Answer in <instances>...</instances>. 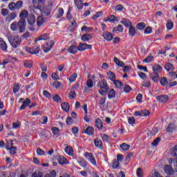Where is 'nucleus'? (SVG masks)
<instances>
[{"label": "nucleus", "mask_w": 177, "mask_h": 177, "mask_svg": "<svg viewBox=\"0 0 177 177\" xmlns=\"http://www.w3.org/2000/svg\"><path fill=\"white\" fill-rule=\"evenodd\" d=\"M172 167L174 168L176 172H177V160L176 159H170L169 165H166L164 166V171L167 175H174V171L172 169Z\"/></svg>", "instance_id": "nucleus-1"}, {"label": "nucleus", "mask_w": 177, "mask_h": 177, "mask_svg": "<svg viewBox=\"0 0 177 177\" xmlns=\"http://www.w3.org/2000/svg\"><path fill=\"white\" fill-rule=\"evenodd\" d=\"M9 42L12 48H18L19 45L21 44V37L19 35L13 36L9 39Z\"/></svg>", "instance_id": "nucleus-2"}, {"label": "nucleus", "mask_w": 177, "mask_h": 177, "mask_svg": "<svg viewBox=\"0 0 177 177\" xmlns=\"http://www.w3.org/2000/svg\"><path fill=\"white\" fill-rule=\"evenodd\" d=\"M23 8V1L19 0L17 2H11L8 4V9L14 11L17 9H21Z\"/></svg>", "instance_id": "nucleus-3"}, {"label": "nucleus", "mask_w": 177, "mask_h": 177, "mask_svg": "<svg viewBox=\"0 0 177 177\" xmlns=\"http://www.w3.org/2000/svg\"><path fill=\"white\" fill-rule=\"evenodd\" d=\"M35 16L34 15H30L29 18L28 19V23L29 24V30L30 31H35V30L37 31L38 30V26L35 24Z\"/></svg>", "instance_id": "nucleus-4"}, {"label": "nucleus", "mask_w": 177, "mask_h": 177, "mask_svg": "<svg viewBox=\"0 0 177 177\" xmlns=\"http://www.w3.org/2000/svg\"><path fill=\"white\" fill-rule=\"evenodd\" d=\"M84 157L86 158V160H89V162L92 164V165H94V167L97 166V163L96 162V159L95 158V156L92 153L86 152L84 153Z\"/></svg>", "instance_id": "nucleus-5"}, {"label": "nucleus", "mask_w": 177, "mask_h": 177, "mask_svg": "<svg viewBox=\"0 0 177 177\" xmlns=\"http://www.w3.org/2000/svg\"><path fill=\"white\" fill-rule=\"evenodd\" d=\"M17 31H19V32H24V31H26V24H27L26 19H20L17 22Z\"/></svg>", "instance_id": "nucleus-6"}, {"label": "nucleus", "mask_w": 177, "mask_h": 177, "mask_svg": "<svg viewBox=\"0 0 177 177\" xmlns=\"http://www.w3.org/2000/svg\"><path fill=\"white\" fill-rule=\"evenodd\" d=\"M55 46V41L49 40L43 45V50L45 53H48Z\"/></svg>", "instance_id": "nucleus-7"}, {"label": "nucleus", "mask_w": 177, "mask_h": 177, "mask_svg": "<svg viewBox=\"0 0 177 177\" xmlns=\"http://www.w3.org/2000/svg\"><path fill=\"white\" fill-rule=\"evenodd\" d=\"M97 88H100L104 91H109V84H107V80L103 79L100 81L97 84Z\"/></svg>", "instance_id": "nucleus-8"}, {"label": "nucleus", "mask_w": 177, "mask_h": 177, "mask_svg": "<svg viewBox=\"0 0 177 177\" xmlns=\"http://www.w3.org/2000/svg\"><path fill=\"white\" fill-rule=\"evenodd\" d=\"M74 2L79 10H82L84 6H89V3H84V0H74Z\"/></svg>", "instance_id": "nucleus-9"}, {"label": "nucleus", "mask_w": 177, "mask_h": 177, "mask_svg": "<svg viewBox=\"0 0 177 177\" xmlns=\"http://www.w3.org/2000/svg\"><path fill=\"white\" fill-rule=\"evenodd\" d=\"M77 48L80 52H84V50H86V49H92V45L80 42L79 43Z\"/></svg>", "instance_id": "nucleus-10"}, {"label": "nucleus", "mask_w": 177, "mask_h": 177, "mask_svg": "<svg viewBox=\"0 0 177 177\" xmlns=\"http://www.w3.org/2000/svg\"><path fill=\"white\" fill-rule=\"evenodd\" d=\"M28 53H30V55H37L39 53L41 50V47L39 46H34L32 48H28L26 49Z\"/></svg>", "instance_id": "nucleus-11"}, {"label": "nucleus", "mask_w": 177, "mask_h": 177, "mask_svg": "<svg viewBox=\"0 0 177 177\" xmlns=\"http://www.w3.org/2000/svg\"><path fill=\"white\" fill-rule=\"evenodd\" d=\"M35 9H41L45 3V0H32Z\"/></svg>", "instance_id": "nucleus-12"}, {"label": "nucleus", "mask_w": 177, "mask_h": 177, "mask_svg": "<svg viewBox=\"0 0 177 177\" xmlns=\"http://www.w3.org/2000/svg\"><path fill=\"white\" fill-rule=\"evenodd\" d=\"M169 100L168 95H160L156 97V100L160 103H167Z\"/></svg>", "instance_id": "nucleus-13"}, {"label": "nucleus", "mask_w": 177, "mask_h": 177, "mask_svg": "<svg viewBox=\"0 0 177 177\" xmlns=\"http://www.w3.org/2000/svg\"><path fill=\"white\" fill-rule=\"evenodd\" d=\"M51 10L48 7H44L41 10V15L43 17H46V16H50Z\"/></svg>", "instance_id": "nucleus-14"}, {"label": "nucleus", "mask_w": 177, "mask_h": 177, "mask_svg": "<svg viewBox=\"0 0 177 177\" xmlns=\"http://www.w3.org/2000/svg\"><path fill=\"white\" fill-rule=\"evenodd\" d=\"M78 47H77V46L75 45H72L69 46L67 49V52H68V53H71V55H75V53H78Z\"/></svg>", "instance_id": "nucleus-15"}, {"label": "nucleus", "mask_w": 177, "mask_h": 177, "mask_svg": "<svg viewBox=\"0 0 177 177\" xmlns=\"http://www.w3.org/2000/svg\"><path fill=\"white\" fill-rule=\"evenodd\" d=\"M103 37L106 41H112L113 38H114V37H113V34L110 32H104Z\"/></svg>", "instance_id": "nucleus-16"}, {"label": "nucleus", "mask_w": 177, "mask_h": 177, "mask_svg": "<svg viewBox=\"0 0 177 177\" xmlns=\"http://www.w3.org/2000/svg\"><path fill=\"white\" fill-rule=\"evenodd\" d=\"M77 162L80 165V167H82V168H86V167H88V163L86 162V160H85V159L82 158H78Z\"/></svg>", "instance_id": "nucleus-17"}, {"label": "nucleus", "mask_w": 177, "mask_h": 177, "mask_svg": "<svg viewBox=\"0 0 177 177\" xmlns=\"http://www.w3.org/2000/svg\"><path fill=\"white\" fill-rule=\"evenodd\" d=\"M20 20H26L28 17V12L26 10H22L19 13Z\"/></svg>", "instance_id": "nucleus-18"}, {"label": "nucleus", "mask_w": 177, "mask_h": 177, "mask_svg": "<svg viewBox=\"0 0 177 177\" xmlns=\"http://www.w3.org/2000/svg\"><path fill=\"white\" fill-rule=\"evenodd\" d=\"M152 68L154 74H158V73H161V71H162V67L158 64L153 65Z\"/></svg>", "instance_id": "nucleus-19"}, {"label": "nucleus", "mask_w": 177, "mask_h": 177, "mask_svg": "<svg viewBox=\"0 0 177 177\" xmlns=\"http://www.w3.org/2000/svg\"><path fill=\"white\" fill-rule=\"evenodd\" d=\"M30 103H31V100H30L28 98H26V101L23 102V104L21 106L19 110H26V107L30 105Z\"/></svg>", "instance_id": "nucleus-20"}, {"label": "nucleus", "mask_w": 177, "mask_h": 177, "mask_svg": "<svg viewBox=\"0 0 177 177\" xmlns=\"http://www.w3.org/2000/svg\"><path fill=\"white\" fill-rule=\"evenodd\" d=\"M95 75H92L90 79L87 80L86 85L88 88H93V80H95Z\"/></svg>", "instance_id": "nucleus-21"}, {"label": "nucleus", "mask_w": 177, "mask_h": 177, "mask_svg": "<svg viewBox=\"0 0 177 177\" xmlns=\"http://www.w3.org/2000/svg\"><path fill=\"white\" fill-rule=\"evenodd\" d=\"M95 127L97 128V129H103V122L100 118H97L95 120Z\"/></svg>", "instance_id": "nucleus-22"}, {"label": "nucleus", "mask_w": 177, "mask_h": 177, "mask_svg": "<svg viewBox=\"0 0 177 177\" xmlns=\"http://www.w3.org/2000/svg\"><path fill=\"white\" fill-rule=\"evenodd\" d=\"M61 107L64 111L66 113L70 111V104L68 102H64L61 104Z\"/></svg>", "instance_id": "nucleus-23"}, {"label": "nucleus", "mask_w": 177, "mask_h": 177, "mask_svg": "<svg viewBox=\"0 0 177 177\" xmlns=\"http://www.w3.org/2000/svg\"><path fill=\"white\" fill-rule=\"evenodd\" d=\"M105 21H109V23H115V21H118V18L112 15L108 17V18L105 19Z\"/></svg>", "instance_id": "nucleus-24"}, {"label": "nucleus", "mask_w": 177, "mask_h": 177, "mask_svg": "<svg viewBox=\"0 0 177 177\" xmlns=\"http://www.w3.org/2000/svg\"><path fill=\"white\" fill-rule=\"evenodd\" d=\"M58 162L61 165H64V164H68V160L64 156H59L58 157Z\"/></svg>", "instance_id": "nucleus-25"}, {"label": "nucleus", "mask_w": 177, "mask_h": 177, "mask_svg": "<svg viewBox=\"0 0 177 177\" xmlns=\"http://www.w3.org/2000/svg\"><path fill=\"white\" fill-rule=\"evenodd\" d=\"M0 48L1 50H8V44H6V42L2 39H0Z\"/></svg>", "instance_id": "nucleus-26"}, {"label": "nucleus", "mask_w": 177, "mask_h": 177, "mask_svg": "<svg viewBox=\"0 0 177 177\" xmlns=\"http://www.w3.org/2000/svg\"><path fill=\"white\" fill-rule=\"evenodd\" d=\"M94 145L95 147H98V149H102L103 146V142H102V140H100V138H96L94 140Z\"/></svg>", "instance_id": "nucleus-27"}, {"label": "nucleus", "mask_w": 177, "mask_h": 177, "mask_svg": "<svg viewBox=\"0 0 177 177\" xmlns=\"http://www.w3.org/2000/svg\"><path fill=\"white\" fill-rule=\"evenodd\" d=\"M120 23H121V24H123L126 27H129V28H130L132 26V22H131L129 20H128L127 19H122L120 21Z\"/></svg>", "instance_id": "nucleus-28"}, {"label": "nucleus", "mask_w": 177, "mask_h": 177, "mask_svg": "<svg viewBox=\"0 0 177 177\" xmlns=\"http://www.w3.org/2000/svg\"><path fill=\"white\" fill-rule=\"evenodd\" d=\"M113 61L119 67H124V66H125V64L122 61L120 60V59L117 58V57L113 58Z\"/></svg>", "instance_id": "nucleus-29"}, {"label": "nucleus", "mask_w": 177, "mask_h": 177, "mask_svg": "<svg viewBox=\"0 0 177 177\" xmlns=\"http://www.w3.org/2000/svg\"><path fill=\"white\" fill-rule=\"evenodd\" d=\"M37 24L36 25L38 27V30H39V27L44 24V17L41 15L39 16L37 19Z\"/></svg>", "instance_id": "nucleus-30"}, {"label": "nucleus", "mask_w": 177, "mask_h": 177, "mask_svg": "<svg viewBox=\"0 0 177 177\" xmlns=\"http://www.w3.org/2000/svg\"><path fill=\"white\" fill-rule=\"evenodd\" d=\"M64 151L68 156H74V149L71 146L65 147Z\"/></svg>", "instance_id": "nucleus-31"}, {"label": "nucleus", "mask_w": 177, "mask_h": 177, "mask_svg": "<svg viewBox=\"0 0 177 177\" xmlns=\"http://www.w3.org/2000/svg\"><path fill=\"white\" fill-rule=\"evenodd\" d=\"M149 77L153 82H158V80H160V75L158 73L151 74Z\"/></svg>", "instance_id": "nucleus-32"}, {"label": "nucleus", "mask_w": 177, "mask_h": 177, "mask_svg": "<svg viewBox=\"0 0 177 177\" xmlns=\"http://www.w3.org/2000/svg\"><path fill=\"white\" fill-rule=\"evenodd\" d=\"M136 35V29L132 25L129 28V35L130 37H135Z\"/></svg>", "instance_id": "nucleus-33"}, {"label": "nucleus", "mask_w": 177, "mask_h": 177, "mask_svg": "<svg viewBox=\"0 0 177 177\" xmlns=\"http://www.w3.org/2000/svg\"><path fill=\"white\" fill-rule=\"evenodd\" d=\"M93 132H95V129L92 127H88L84 130V133H86V135H89L90 136L93 134Z\"/></svg>", "instance_id": "nucleus-34"}, {"label": "nucleus", "mask_w": 177, "mask_h": 177, "mask_svg": "<svg viewBox=\"0 0 177 177\" xmlns=\"http://www.w3.org/2000/svg\"><path fill=\"white\" fill-rule=\"evenodd\" d=\"M6 150H10V154H12V156H14V154H16V153H17V147H10L9 148V145H8L6 147Z\"/></svg>", "instance_id": "nucleus-35"}, {"label": "nucleus", "mask_w": 177, "mask_h": 177, "mask_svg": "<svg viewBox=\"0 0 177 177\" xmlns=\"http://www.w3.org/2000/svg\"><path fill=\"white\" fill-rule=\"evenodd\" d=\"M113 84L115 86H116V88H118L119 89H122V88L124 87V84L120 80H115L113 82Z\"/></svg>", "instance_id": "nucleus-36"}, {"label": "nucleus", "mask_w": 177, "mask_h": 177, "mask_svg": "<svg viewBox=\"0 0 177 177\" xmlns=\"http://www.w3.org/2000/svg\"><path fill=\"white\" fill-rule=\"evenodd\" d=\"M91 39H92V35L89 34H84L82 36V41H91Z\"/></svg>", "instance_id": "nucleus-37"}, {"label": "nucleus", "mask_w": 177, "mask_h": 177, "mask_svg": "<svg viewBox=\"0 0 177 177\" xmlns=\"http://www.w3.org/2000/svg\"><path fill=\"white\" fill-rule=\"evenodd\" d=\"M160 84L162 86H167L168 85V79L165 77H162L160 80Z\"/></svg>", "instance_id": "nucleus-38"}, {"label": "nucleus", "mask_w": 177, "mask_h": 177, "mask_svg": "<svg viewBox=\"0 0 177 177\" xmlns=\"http://www.w3.org/2000/svg\"><path fill=\"white\" fill-rule=\"evenodd\" d=\"M17 17V14H16L15 12H12L8 15L7 20L8 21H12V20H15Z\"/></svg>", "instance_id": "nucleus-39"}, {"label": "nucleus", "mask_w": 177, "mask_h": 177, "mask_svg": "<svg viewBox=\"0 0 177 177\" xmlns=\"http://www.w3.org/2000/svg\"><path fill=\"white\" fill-rule=\"evenodd\" d=\"M33 64H34V62H32V61H31V60L26 61L24 63V65L26 68H31V67H32Z\"/></svg>", "instance_id": "nucleus-40"}, {"label": "nucleus", "mask_w": 177, "mask_h": 177, "mask_svg": "<svg viewBox=\"0 0 177 177\" xmlns=\"http://www.w3.org/2000/svg\"><path fill=\"white\" fill-rule=\"evenodd\" d=\"M108 75H109V80H110L113 82H114L115 81L116 76L114 73L110 71L108 73Z\"/></svg>", "instance_id": "nucleus-41"}, {"label": "nucleus", "mask_w": 177, "mask_h": 177, "mask_svg": "<svg viewBox=\"0 0 177 177\" xmlns=\"http://www.w3.org/2000/svg\"><path fill=\"white\" fill-rule=\"evenodd\" d=\"M131 148V145L126 144V143H122L120 145V149H122L124 151H127V150H129Z\"/></svg>", "instance_id": "nucleus-42"}, {"label": "nucleus", "mask_w": 177, "mask_h": 177, "mask_svg": "<svg viewBox=\"0 0 177 177\" xmlns=\"http://www.w3.org/2000/svg\"><path fill=\"white\" fill-rule=\"evenodd\" d=\"M46 39H49V36L48 34H44L41 35L37 39H35V41H46Z\"/></svg>", "instance_id": "nucleus-43"}, {"label": "nucleus", "mask_w": 177, "mask_h": 177, "mask_svg": "<svg viewBox=\"0 0 177 177\" xmlns=\"http://www.w3.org/2000/svg\"><path fill=\"white\" fill-rule=\"evenodd\" d=\"M104 103H106V97H102L98 102L99 107L102 110H103V104H104Z\"/></svg>", "instance_id": "nucleus-44"}, {"label": "nucleus", "mask_w": 177, "mask_h": 177, "mask_svg": "<svg viewBox=\"0 0 177 177\" xmlns=\"http://www.w3.org/2000/svg\"><path fill=\"white\" fill-rule=\"evenodd\" d=\"M108 97L109 99H113V97H115V91H114V89L112 88L109 91Z\"/></svg>", "instance_id": "nucleus-45"}, {"label": "nucleus", "mask_w": 177, "mask_h": 177, "mask_svg": "<svg viewBox=\"0 0 177 177\" xmlns=\"http://www.w3.org/2000/svg\"><path fill=\"white\" fill-rule=\"evenodd\" d=\"M165 68L167 71H171V70L174 69V65H172L171 63H167L165 65Z\"/></svg>", "instance_id": "nucleus-46"}, {"label": "nucleus", "mask_w": 177, "mask_h": 177, "mask_svg": "<svg viewBox=\"0 0 177 177\" xmlns=\"http://www.w3.org/2000/svg\"><path fill=\"white\" fill-rule=\"evenodd\" d=\"M153 60H154V57L149 55L148 57H147L144 60V63H151V62H153Z\"/></svg>", "instance_id": "nucleus-47"}, {"label": "nucleus", "mask_w": 177, "mask_h": 177, "mask_svg": "<svg viewBox=\"0 0 177 177\" xmlns=\"http://www.w3.org/2000/svg\"><path fill=\"white\" fill-rule=\"evenodd\" d=\"M175 128H176V126H175V124H170L167 127L166 131H167V132H172V131L175 129Z\"/></svg>", "instance_id": "nucleus-48"}, {"label": "nucleus", "mask_w": 177, "mask_h": 177, "mask_svg": "<svg viewBox=\"0 0 177 177\" xmlns=\"http://www.w3.org/2000/svg\"><path fill=\"white\" fill-rule=\"evenodd\" d=\"M146 27V24L145 22H140L137 24L136 28L138 30H145V28Z\"/></svg>", "instance_id": "nucleus-49"}, {"label": "nucleus", "mask_w": 177, "mask_h": 177, "mask_svg": "<svg viewBox=\"0 0 177 177\" xmlns=\"http://www.w3.org/2000/svg\"><path fill=\"white\" fill-rule=\"evenodd\" d=\"M20 91V84L19 83H15L13 86V92L14 93H17Z\"/></svg>", "instance_id": "nucleus-50"}, {"label": "nucleus", "mask_w": 177, "mask_h": 177, "mask_svg": "<svg viewBox=\"0 0 177 177\" xmlns=\"http://www.w3.org/2000/svg\"><path fill=\"white\" fill-rule=\"evenodd\" d=\"M118 167H120V162H118V160H117V159H114L113 160L112 168L113 169H117Z\"/></svg>", "instance_id": "nucleus-51"}, {"label": "nucleus", "mask_w": 177, "mask_h": 177, "mask_svg": "<svg viewBox=\"0 0 177 177\" xmlns=\"http://www.w3.org/2000/svg\"><path fill=\"white\" fill-rule=\"evenodd\" d=\"M10 30H12V31H17V22L14 21L11 24Z\"/></svg>", "instance_id": "nucleus-52"}, {"label": "nucleus", "mask_w": 177, "mask_h": 177, "mask_svg": "<svg viewBox=\"0 0 177 177\" xmlns=\"http://www.w3.org/2000/svg\"><path fill=\"white\" fill-rule=\"evenodd\" d=\"M68 97L69 99H75V97H77V93H75V91H71L68 93Z\"/></svg>", "instance_id": "nucleus-53"}, {"label": "nucleus", "mask_w": 177, "mask_h": 177, "mask_svg": "<svg viewBox=\"0 0 177 177\" xmlns=\"http://www.w3.org/2000/svg\"><path fill=\"white\" fill-rule=\"evenodd\" d=\"M102 15H103V12L100 11V12H97L95 15H94L92 19L93 20H96V19H99V17H100Z\"/></svg>", "instance_id": "nucleus-54"}, {"label": "nucleus", "mask_w": 177, "mask_h": 177, "mask_svg": "<svg viewBox=\"0 0 177 177\" xmlns=\"http://www.w3.org/2000/svg\"><path fill=\"white\" fill-rule=\"evenodd\" d=\"M166 27L167 30L174 28V22H172V21H168V22L166 24Z\"/></svg>", "instance_id": "nucleus-55"}, {"label": "nucleus", "mask_w": 177, "mask_h": 177, "mask_svg": "<svg viewBox=\"0 0 177 177\" xmlns=\"http://www.w3.org/2000/svg\"><path fill=\"white\" fill-rule=\"evenodd\" d=\"M63 15H64V10H63V8H60L58 10V14L57 15V18L60 19V17H62V16H63Z\"/></svg>", "instance_id": "nucleus-56"}, {"label": "nucleus", "mask_w": 177, "mask_h": 177, "mask_svg": "<svg viewBox=\"0 0 177 177\" xmlns=\"http://www.w3.org/2000/svg\"><path fill=\"white\" fill-rule=\"evenodd\" d=\"M53 86L56 89H59V88L62 86V83H60L59 81H55L53 84Z\"/></svg>", "instance_id": "nucleus-57"}, {"label": "nucleus", "mask_w": 177, "mask_h": 177, "mask_svg": "<svg viewBox=\"0 0 177 177\" xmlns=\"http://www.w3.org/2000/svg\"><path fill=\"white\" fill-rule=\"evenodd\" d=\"M53 100L56 103H59L60 102V100H62V98L60 97V96L59 95H55L53 96Z\"/></svg>", "instance_id": "nucleus-58"}, {"label": "nucleus", "mask_w": 177, "mask_h": 177, "mask_svg": "<svg viewBox=\"0 0 177 177\" xmlns=\"http://www.w3.org/2000/svg\"><path fill=\"white\" fill-rule=\"evenodd\" d=\"M51 131L53 135H59V133H60V130H59V128L57 127H53L51 129Z\"/></svg>", "instance_id": "nucleus-59"}, {"label": "nucleus", "mask_w": 177, "mask_h": 177, "mask_svg": "<svg viewBox=\"0 0 177 177\" xmlns=\"http://www.w3.org/2000/svg\"><path fill=\"white\" fill-rule=\"evenodd\" d=\"M142 86L145 88H149V86H151V83L149 80H145L142 83Z\"/></svg>", "instance_id": "nucleus-60"}, {"label": "nucleus", "mask_w": 177, "mask_h": 177, "mask_svg": "<svg viewBox=\"0 0 177 177\" xmlns=\"http://www.w3.org/2000/svg\"><path fill=\"white\" fill-rule=\"evenodd\" d=\"M43 95L45 96V97H46V99H50V97H52V95H50V93L46 90L43 91Z\"/></svg>", "instance_id": "nucleus-61"}, {"label": "nucleus", "mask_w": 177, "mask_h": 177, "mask_svg": "<svg viewBox=\"0 0 177 177\" xmlns=\"http://www.w3.org/2000/svg\"><path fill=\"white\" fill-rule=\"evenodd\" d=\"M136 174L138 177H143V171L142 170V168L140 167L137 169Z\"/></svg>", "instance_id": "nucleus-62"}, {"label": "nucleus", "mask_w": 177, "mask_h": 177, "mask_svg": "<svg viewBox=\"0 0 177 177\" xmlns=\"http://www.w3.org/2000/svg\"><path fill=\"white\" fill-rule=\"evenodd\" d=\"M124 9V6L121 4H118V6H115V10L116 12H121Z\"/></svg>", "instance_id": "nucleus-63"}, {"label": "nucleus", "mask_w": 177, "mask_h": 177, "mask_svg": "<svg viewBox=\"0 0 177 177\" xmlns=\"http://www.w3.org/2000/svg\"><path fill=\"white\" fill-rule=\"evenodd\" d=\"M45 177H56V171L52 170L48 174L46 175Z\"/></svg>", "instance_id": "nucleus-64"}]
</instances>
